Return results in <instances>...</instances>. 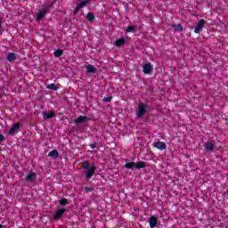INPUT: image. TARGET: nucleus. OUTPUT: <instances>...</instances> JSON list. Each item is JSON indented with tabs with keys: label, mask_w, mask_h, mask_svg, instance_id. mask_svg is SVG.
I'll list each match as a JSON object with an SVG mask.
<instances>
[{
	"label": "nucleus",
	"mask_w": 228,
	"mask_h": 228,
	"mask_svg": "<svg viewBox=\"0 0 228 228\" xmlns=\"http://www.w3.org/2000/svg\"><path fill=\"white\" fill-rule=\"evenodd\" d=\"M145 167H146V165H145V162H143V161H139L137 163L128 162V163L125 164V168H130V169H133V168H137V169L145 168Z\"/></svg>",
	"instance_id": "obj_1"
},
{
	"label": "nucleus",
	"mask_w": 228,
	"mask_h": 228,
	"mask_svg": "<svg viewBox=\"0 0 228 228\" xmlns=\"http://www.w3.org/2000/svg\"><path fill=\"white\" fill-rule=\"evenodd\" d=\"M145 111H147V105L145 103H140L137 110V117L142 118L145 115Z\"/></svg>",
	"instance_id": "obj_2"
},
{
	"label": "nucleus",
	"mask_w": 228,
	"mask_h": 228,
	"mask_svg": "<svg viewBox=\"0 0 228 228\" xmlns=\"http://www.w3.org/2000/svg\"><path fill=\"white\" fill-rule=\"evenodd\" d=\"M19 129H20V124L15 123L14 125H12V126L9 130V134L11 136H13V134H17V133H19Z\"/></svg>",
	"instance_id": "obj_3"
},
{
	"label": "nucleus",
	"mask_w": 228,
	"mask_h": 228,
	"mask_svg": "<svg viewBox=\"0 0 228 228\" xmlns=\"http://www.w3.org/2000/svg\"><path fill=\"white\" fill-rule=\"evenodd\" d=\"M95 170H96L95 165L93 164L89 167V169L86 172V179H92V177H94V174H95Z\"/></svg>",
	"instance_id": "obj_4"
},
{
	"label": "nucleus",
	"mask_w": 228,
	"mask_h": 228,
	"mask_svg": "<svg viewBox=\"0 0 228 228\" xmlns=\"http://www.w3.org/2000/svg\"><path fill=\"white\" fill-rule=\"evenodd\" d=\"M153 147H155V149H159V151H165V149H167V143L158 141L153 142Z\"/></svg>",
	"instance_id": "obj_5"
},
{
	"label": "nucleus",
	"mask_w": 228,
	"mask_h": 228,
	"mask_svg": "<svg viewBox=\"0 0 228 228\" xmlns=\"http://www.w3.org/2000/svg\"><path fill=\"white\" fill-rule=\"evenodd\" d=\"M64 213H67V209L65 208H60L58 209L55 214L53 215L54 220H60L61 216H63Z\"/></svg>",
	"instance_id": "obj_6"
},
{
	"label": "nucleus",
	"mask_w": 228,
	"mask_h": 228,
	"mask_svg": "<svg viewBox=\"0 0 228 228\" xmlns=\"http://www.w3.org/2000/svg\"><path fill=\"white\" fill-rule=\"evenodd\" d=\"M205 24H206V20H200L198 22V24H197V26H196V28L194 29V33H196V34L200 33V30L202 29V28H204Z\"/></svg>",
	"instance_id": "obj_7"
},
{
	"label": "nucleus",
	"mask_w": 228,
	"mask_h": 228,
	"mask_svg": "<svg viewBox=\"0 0 228 228\" xmlns=\"http://www.w3.org/2000/svg\"><path fill=\"white\" fill-rule=\"evenodd\" d=\"M149 224L151 228L157 227L158 225V217L151 216L149 219Z\"/></svg>",
	"instance_id": "obj_8"
},
{
	"label": "nucleus",
	"mask_w": 228,
	"mask_h": 228,
	"mask_svg": "<svg viewBox=\"0 0 228 228\" xmlns=\"http://www.w3.org/2000/svg\"><path fill=\"white\" fill-rule=\"evenodd\" d=\"M142 72L144 74H151V72H152V65H151V63L144 64Z\"/></svg>",
	"instance_id": "obj_9"
},
{
	"label": "nucleus",
	"mask_w": 228,
	"mask_h": 228,
	"mask_svg": "<svg viewBox=\"0 0 228 228\" xmlns=\"http://www.w3.org/2000/svg\"><path fill=\"white\" fill-rule=\"evenodd\" d=\"M204 147L208 152H213L215 144H213L211 142H205Z\"/></svg>",
	"instance_id": "obj_10"
},
{
	"label": "nucleus",
	"mask_w": 228,
	"mask_h": 228,
	"mask_svg": "<svg viewBox=\"0 0 228 228\" xmlns=\"http://www.w3.org/2000/svg\"><path fill=\"white\" fill-rule=\"evenodd\" d=\"M88 4V0L82 1L78 4H77V8L75 9V13H77L81 8H84V6H86Z\"/></svg>",
	"instance_id": "obj_11"
},
{
	"label": "nucleus",
	"mask_w": 228,
	"mask_h": 228,
	"mask_svg": "<svg viewBox=\"0 0 228 228\" xmlns=\"http://www.w3.org/2000/svg\"><path fill=\"white\" fill-rule=\"evenodd\" d=\"M56 117V113L53 111H45L43 113V118L47 119V118H54Z\"/></svg>",
	"instance_id": "obj_12"
},
{
	"label": "nucleus",
	"mask_w": 228,
	"mask_h": 228,
	"mask_svg": "<svg viewBox=\"0 0 228 228\" xmlns=\"http://www.w3.org/2000/svg\"><path fill=\"white\" fill-rule=\"evenodd\" d=\"M46 13H47V10L45 9H42L41 11H39L37 16V20H42L44 17H45Z\"/></svg>",
	"instance_id": "obj_13"
},
{
	"label": "nucleus",
	"mask_w": 228,
	"mask_h": 228,
	"mask_svg": "<svg viewBox=\"0 0 228 228\" xmlns=\"http://www.w3.org/2000/svg\"><path fill=\"white\" fill-rule=\"evenodd\" d=\"M86 72L87 74H95L97 72V69L92 64L86 66Z\"/></svg>",
	"instance_id": "obj_14"
},
{
	"label": "nucleus",
	"mask_w": 228,
	"mask_h": 228,
	"mask_svg": "<svg viewBox=\"0 0 228 228\" xmlns=\"http://www.w3.org/2000/svg\"><path fill=\"white\" fill-rule=\"evenodd\" d=\"M88 120V118L86 116H80L74 120L75 124H83L84 122H86Z\"/></svg>",
	"instance_id": "obj_15"
},
{
	"label": "nucleus",
	"mask_w": 228,
	"mask_h": 228,
	"mask_svg": "<svg viewBox=\"0 0 228 228\" xmlns=\"http://www.w3.org/2000/svg\"><path fill=\"white\" fill-rule=\"evenodd\" d=\"M124 44H126V39L124 37H121V38L116 40V42H115V45L117 47H121V45H124Z\"/></svg>",
	"instance_id": "obj_16"
},
{
	"label": "nucleus",
	"mask_w": 228,
	"mask_h": 228,
	"mask_svg": "<svg viewBox=\"0 0 228 228\" xmlns=\"http://www.w3.org/2000/svg\"><path fill=\"white\" fill-rule=\"evenodd\" d=\"M7 60H8V61H11V62L15 61L17 60V55H15V53H10L7 55Z\"/></svg>",
	"instance_id": "obj_17"
},
{
	"label": "nucleus",
	"mask_w": 228,
	"mask_h": 228,
	"mask_svg": "<svg viewBox=\"0 0 228 228\" xmlns=\"http://www.w3.org/2000/svg\"><path fill=\"white\" fill-rule=\"evenodd\" d=\"M48 156L50 158H60V153H58V151L57 150H53L52 151H50L48 153Z\"/></svg>",
	"instance_id": "obj_18"
},
{
	"label": "nucleus",
	"mask_w": 228,
	"mask_h": 228,
	"mask_svg": "<svg viewBox=\"0 0 228 228\" xmlns=\"http://www.w3.org/2000/svg\"><path fill=\"white\" fill-rule=\"evenodd\" d=\"M27 181H35L37 179V174L30 173L26 176Z\"/></svg>",
	"instance_id": "obj_19"
},
{
	"label": "nucleus",
	"mask_w": 228,
	"mask_h": 228,
	"mask_svg": "<svg viewBox=\"0 0 228 228\" xmlns=\"http://www.w3.org/2000/svg\"><path fill=\"white\" fill-rule=\"evenodd\" d=\"M55 58H60L61 56H63V50H55L54 53H53Z\"/></svg>",
	"instance_id": "obj_20"
},
{
	"label": "nucleus",
	"mask_w": 228,
	"mask_h": 228,
	"mask_svg": "<svg viewBox=\"0 0 228 228\" xmlns=\"http://www.w3.org/2000/svg\"><path fill=\"white\" fill-rule=\"evenodd\" d=\"M86 19H87V20L92 22V20H95V15L93 12H88L86 15Z\"/></svg>",
	"instance_id": "obj_21"
},
{
	"label": "nucleus",
	"mask_w": 228,
	"mask_h": 228,
	"mask_svg": "<svg viewBox=\"0 0 228 228\" xmlns=\"http://www.w3.org/2000/svg\"><path fill=\"white\" fill-rule=\"evenodd\" d=\"M172 27L174 28L175 31H176V32L183 31V26L181 24L172 25Z\"/></svg>",
	"instance_id": "obj_22"
},
{
	"label": "nucleus",
	"mask_w": 228,
	"mask_h": 228,
	"mask_svg": "<svg viewBox=\"0 0 228 228\" xmlns=\"http://www.w3.org/2000/svg\"><path fill=\"white\" fill-rule=\"evenodd\" d=\"M48 90H53L56 91L58 88H60L58 86H55L54 84H50L46 86Z\"/></svg>",
	"instance_id": "obj_23"
},
{
	"label": "nucleus",
	"mask_w": 228,
	"mask_h": 228,
	"mask_svg": "<svg viewBox=\"0 0 228 228\" xmlns=\"http://www.w3.org/2000/svg\"><path fill=\"white\" fill-rule=\"evenodd\" d=\"M136 31V28L133 26H128L126 28V33H134Z\"/></svg>",
	"instance_id": "obj_24"
},
{
	"label": "nucleus",
	"mask_w": 228,
	"mask_h": 228,
	"mask_svg": "<svg viewBox=\"0 0 228 228\" xmlns=\"http://www.w3.org/2000/svg\"><path fill=\"white\" fill-rule=\"evenodd\" d=\"M59 204H61V206H67V204H69V200L67 199H61L60 200Z\"/></svg>",
	"instance_id": "obj_25"
},
{
	"label": "nucleus",
	"mask_w": 228,
	"mask_h": 228,
	"mask_svg": "<svg viewBox=\"0 0 228 228\" xmlns=\"http://www.w3.org/2000/svg\"><path fill=\"white\" fill-rule=\"evenodd\" d=\"M89 167H90V163H88V161H85V162L83 163L82 168H83L84 170H86V168H88Z\"/></svg>",
	"instance_id": "obj_26"
},
{
	"label": "nucleus",
	"mask_w": 228,
	"mask_h": 228,
	"mask_svg": "<svg viewBox=\"0 0 228 228\" xmlns=\"http://www.w3.org/2000/svg\"><path fill=\"white\" fill-rule=\"evenodd\" d=\"M111 99H113V97H104L103 102H111Z\"/></svg>",
	"instance_id": "obj_27"
},
{
	"label": "nucleus",
	"mask_w": 228,
	"mask_h": 228,
	"mask_svg": "<svg viewBox=\"0 0 228 228\" xmlns=\"http://www.w3.org/2000/svg\"><path fill=\"white\" fill-rule=\"evenodd\" d=\"M89 147H90L91 149H95V148L97 147V143H96V142H93V143H91V144L89 145Z\"/></svg>",
	"instance_id": "obj_28"
},
{
	"label": "nucleus",
	"mask_w": 228,
	"mask_h": 228,
	"mask_svg": "<svg viewBox=\"0 0 228 228\" xmlns=\"http://www.w3.org/2000/svg\"><path fill=\"white\" fill-rule=\"evenodd\" d=\"M94 189L90 188V187H86L85 188V191L88 192V191H93Z\"/></svg>",
	"instance_id": "obj_29"
},
{
	"label": "nucleus",
	"mask_w": 228,
	"mask_h": 228,
	"mask_svg": "<svg viewBox=\"0 0 228 228\" xmlns=\"http://www.w3.org/2000/svg\"><path fill=\"white\" fill-rule=\"evenodd\" d=\"M2 142H4V135H3V134H0V143H1Z\"/></svg>",
	"instance_id": "obj_30"
},
{
	"label": "nucleus",
	"mask_w": 228,
	"mask_h": 228,
	"mask_svg": "<svg viewBox=\"0 0 228 228\" xmlns=\"http://www.w3.org/2000/svg\"><path fill=\"white\" fill-rule=\"evenodd\" d=\"M4 226H3V224H0V228H4Z\"/></svg>",
	"instance_id": "obj_31"
}]
</instances>
